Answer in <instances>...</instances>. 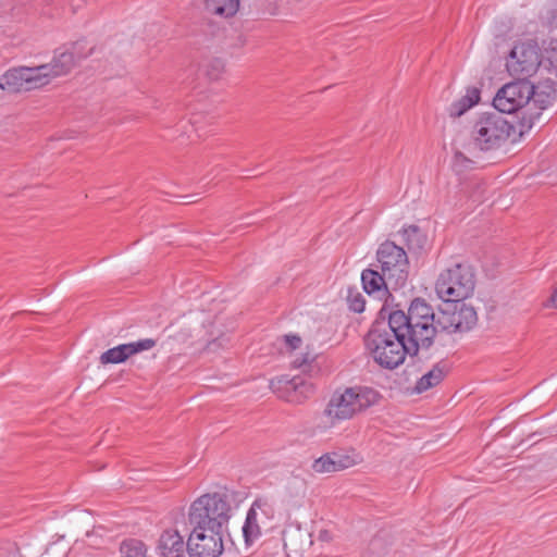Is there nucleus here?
Wrapping results in <instances>:
<instances>
[{
  "label": "nucleus",
  "instance_id": "obj_1",
  "mask_svg": "<svg viewBox=\"0 0 557 557\" xmlns=\"http://www.w3.org/2000/svg\"><path fill=\"white\" fill-rule=\"evenodd\" d=\"M536 121H540V112H530L529 109L517 121H509L499 112H483L473 122L470 138L480 151L496 150L507 141H518Z\"/></svg>",
  "mask_w": 557,
  "mask_h": 557
},
{
  "label": "nucleus",
  "instance_id": "obj_2",
  "mask_svg": "<svg viewBox=\"0 0 557 557\" xmlns=\"http://www.w3.org/2000/svg\"><path fill=\"white\" fill-rule=\"evenodd\" d=\"M385 315L387 326L404 333L413 354L428 351L438 335L437 313L421 297L412 299L407 311L386 310Z\"/></svg>",
  "mask_w": 557,
  "mask_h": 557
},
{
  "label": "nucleus",
  "instance_id": "obj_3",
  "mask_svg": "<svg viewBox=\"0 0 557 557\" xmlns=\"http://www.w3.org/2000/svg\"><path fill=\"white\" fill-rule=\"evenodd\" d=\"M386 308L382 307L379 318L373 322L366 336V345L370 350L373 360L384 369L393 370L403 364L406 355L421 360L420 354H413L409 347V341L404 333L388 327L386 320Z\"/></svg>",
  "mask_w": 557,
  "mask_h": 557
},
{
  "label": "nucleus",
  "instance_id": "obj_4",
  "mask_svg": "<svg viewBox=\"0 0 557 557\" xmlns=\"http://www.w3.org/2000/svg\"><path fill=\"white\" fill-rule=\"evenodd\" d=\"M382 395L369 386L347 387L343 393L335 392L331 397L325 414L333 420H348L355 414L377 405Z\"/></svg>",
  "mask_w": 557,
  "mask_h": 557
},
{
  "label": "nucleus",
  "instance_id": "obj_5",
  "mask_svg": "<svg viewBox=\"0 0 557 557\" xmlns=\"http://www.w3.org/2000/svg\"><path fill=\"white\" fill-rule=\"evenodd\" d=\"M231 518V505L226 495L219 493L205 494L197 498L190 506V524L205 525L226 530Z\"/></svg>",
  "mask_w": 557,
  "mask_h": 557
},
{
  "label": "nucleus",
  "instance_id": "obj_6",
  "mask_svg": "<svg viewBox=\"0 0 557 557\" xmlns=\"http://www.w3.org/2000/svg\"><path fill=\"white\" fill-rule=\"evenodd\" d=\"M474 287V271L465 263H456L443 271L435 284L436 293L443 300H465L473 294Z\"/></svg>",
  "mask_w": 557,
  "mask_h": 557
},
{
  "label": "nucleus",
  "instance_id": "obj_7",
  "mask_svg": "<svg viewBox=\"0 0 557 557\" xmlns=\"http://www.w3.org/2000/svg\"><path fill=\"white\" fill-rule=\"evenodd\" d=\"M376 259L392 289L406 285L409 276V260L403 247L385 240L376 251Z\"/></svg>",
  "mask_w": 557,
  "mask_h": 557
},
{
  "label": "nucleus",
  "instance_id": "obj_8",
  "mask_svg": "<svg viewBox=\"0 0 557 557\" xmlns=\"http://www.w3.org/2000/svg\"><path fill=\"white\" fill-rule=\"evenodd\" d=\"M444 306L437 312L438 333H465L478 323V314L472 306L463 300H443Z\"/></svg>",
  "mask_w": 557,
  "mask_h": 557
},
{
  "label": "nucleus",
  "instance_id": "obj_9",
  "mask_svg": "<svg viewBox=\"0 0 557 557\" xmlns=\"http://www.w3.org/2000/svg\"><path fill=\"white\" fill-rule=\"evenodd\" d=\"M82 52V42L76 41L57 48L49 63L37 65L38 74L41 76L42 87L48 85L52 79L67 75L77 65V63L90 54Z\"/></svg>",
  "mask_w": 557,
  "mask_h": 557
},
{
  "label": "nucleus",
  "instance_id": "obj_10",
  "mask_svg": "<svg viewBox=\"0 0 557 557\" xmlns=\"http://www.w3.org/2000/svg\"><path fill=\"white\" fill-rule=\"evenodd\" d=\"M532 97V83L528 79L506 84L493 99V106L497 112L511 114L518 112L517 119L522 116L523 111H532L530 98Z\"/></svg>",
  "mask_w": 557,
  "mask_h": 557
},
{
  "label": "nucleus",
  "instance_id": "obj_11",
  "mask_svg": "<svg viewBox=\"0 0 557 557\" xmlns=\"http://www.w3.org/2000/svg\"><path fill=\"white\" fill-rule=\"evenodd\" d=\"M509 74L517 79H527L537 70H542L541 50L534 40L518 42L511 49L506 61Z\"/></svg>",
  "mask_w": 557,
  "mask_h": 557
},
{
  "label": "nucleus",
  "instance_id": "obj_12",
  "mask_svg": "<svg viewBox=\"0 0 557 557\" xmlns=\"http://www.w3.org/2000/svg\"><path fill=\"white\" fill-rule=\"evenodd\" d=\"M191 525L193 531L186 543L189 557H219L224 549L223 536L226 530Z\"/></svg>",
  "mask_w": 557,
  "mask_h": 557
},
{
  "label": "nucleus",
  "instance_id": "obj_13",
  "mask_svg": "<svg viewBox=\"0 0 557 557\" xmlns=\"http://www.w3.org/2000/svg\"><path fill=\"white\" fill-rule=\"evenodd\" d=\"M37 66H16L0 76V88L9 94L30 91L42 87Z\"/></svg>",
  "mask_w": 557,
  "mask_h": 557
},
{
  "label": "nucleus",
  "instance_id": "obj_14",
  "mask_svg": "<svg viewBox=\"0 0 557 557\" xmlns=\"http://www.w3.org/2000/svg\"><path fill=\"white\" fill-rule=\"evenodd\" d=\"M270 385L280 398L295 404L302 403L314 392L313 384L300 375H296L292 379L287 375H282L272 380Z\"/></svg>",
  "mask_w": 557,
  "mask_h": 557
},
{
  "label": "nucleus",
  "instance_id": "obj_15",
  "mask_svg": "<svg viewBox=\"0 0 557 557\" xmlns=\"http://www.w3.org/2000/svg\"><path fill=\"white\" fill-rule=\"evenodd\" d=\"M556 102L557 82L547 77L536 84L532 83V97L530 98V104L534 113L540 112L541 117L542 112L549 107H553Z\"/></svg>",
  "mask_w": 557,
  "mask_h": 557
},
{
  "label": "nucleus",
  "instance_id": "obj_16",
  "mask_svg": "<svg viewBox=\"0 0 557 557\" xmlns=\"http://www.w3.org/2000/svg\"><path fill=\"white\" fill-rule=\"evenodd\" d=\"M313 544L311 534L301 529L283 532V545L288 556H302Z\"/></svg>",
  "mask_w": 557,
  "mask_h": 557
},
{
  "label": "nucleus",
  "instance_id": "obj_17",
  "mask_svg": "<svg viewBox=\"0 0 557 557\" xmlns=\"http://www.w3.org/2000/svg\"><path fill=\"white\" fill-rule=\"evenodd\" d=\"M158 549L162 557H182L185 549L183 536L175 530H165L159 539Z\"/></svg>",
  "mask_w": 557,
  "mask_h": 557
},
{
  "label": "nucleus",
  "instance_id": "obj_18",
  "mask_svg": "<svg viewBox=\"0 0 557 557\" xmlns=\"http://www.w3.org/2000/svg\"><path fill=\"white\" fill-rule=\"evenodd\" d=\"M361 281L364 292L369 295L377 293L381 298L388 294L391 285L382 271L380 273L372 269H366L362 271Z\"/></svg>",
  "mask_w": 557,
  "mask_h": 557
},
{
  "label": "nucleus",
  "instance_id": "obj_19",
  "mask_svg": "<svg viewBox=\"0 0 557 557\" xmlns=\"http://www.w3.org/2000/svg\"><path fill=\"white\" fill-rule=\"evenodd\" d=\"M448 369L444 362L436 363L429 372L422 375L414 387L417 393H423L438 385L445 377Z\"/></svg>",
  "mask_w": 557,
  "mask_h": 557
},
{
  "label": "nucleus",
  "instance_id": "obj_20",
  "mask_svg": "<svg viewBox=\"0 0 557 557\" xmlns=\"http://www.w3.org/2000/svg\"><path fill=\"white\" fill-rule=\"evenodd\" d=\"M481 90L478 87L467 88V94L459 100L451 103L449 108V114L453 117H459L470 108L475 106L480 101Z\"/></svg>",
  "mask_w": 557,
  "mask_h": 557
},
{
  "label": "nucleus",
  "instance_id": "obj_21",
  "mask_svg": "<svg viewBox=\"0 0 557 557\" xmlns=\"http://www.w3.org/2000/svg\"><path fill=\"white\" fill-rule=\"evenodd\" d=\"M403 238L409 251H421L426 244V235L417 225L404 227Z\"/></svg>",
  "mask_w": 557,
  "mask_h": 557
},
{
  "label": "nucleus",
  "instance_id": "obj_22",
  "mask_svg": "<svg viewBox=\"0 0 557 557\" xmlns=\"http://www.w3.org/2000/svg\"><path fill=\"white\" fill-rule=\"evenodd\" d=\"M206 10L215 15L233 16L238 8L239 0H203Z\"/></svg>",
  "mask_w": 557,
  "mask_h": 557
},
{
  "label": "nucleus",
  "instance_id": "obj_23",
  "mask_svg": "<svg viewBox=\"0 0 557 557\" xmlns=\"http://www.w3.org/2000/svg\"><path fill=\"white\" fill-rule=\"evenodd\" d=\"M258 505H259L258 500H256L252 504L251 508L247 512L246 521L243 527V533H244V537H245V541L247 544L255 541L261 534L260 527L258 525V522H257V512L255 509V507Z\"/></svg>",
  "mask_w": 557,
  "mask_h": 557
},
{
  "label": "nucleus",
  "instance_id": "obj_24",
  "mask_svg": "<svg viewBox=\"0 0 557 557\" xmlns=\"http://www.w3.org/2000/svg\"><path fill=\"white\" fill-rule=\"evenodd\" d=\"M121 557H149L146 545L136 539L125 540L120 545Z\"/></svg>",
  "mask_w": 557,
  "mask_h": 557
},
{
  "label": "nucleus",
  "instance_id": "obj_25",
  "mask_svg": "<svg viewBox=\"0 0 557 557\" xmlns=\"http://www.w3.org/2000/svg\"><path fill=\"white\" fill-rule=\"evenodd\" d=\"M542 60V71L557 77V39L549 42L548 48L545 49V57Z\"/></svg>",
  "mask_w": 557,
  "mask_h": 557
},
{
  "label": "nucleus",
  "instance_id": "obj_26",
  "mask_svg": "<svg viewBox=\"0 0 557 557\" xmlns=\"http://www.w3.org/2000/svg\"><path fill=\"white\" fill-rule=\"evenodd\" d=\"M129 358L125 344H121L116 347L110 348L102 352L100 356V362L102 364L109 363H121Z\"/></svg>",
  "mask_w": 557,
  "mask_h": 557
},
{
  "label": "nucleus",
  "instance_id": "obj_27",
  "mask_svg": "<svg viewBox=\"0 0 557 557\" xmlns=\"http://www.w3.org/2000/svg\"><path fill=\"white\" fill-rule=\"evenodd\" d=\"M330 456L332 458L335 472L343 471L345 469L354 467L357 463L355 457L348 454L332 451L330 453Z\"/></svg>",
  "mask_w": 557,
  "mask_h": 557
},
{
  "label": "nucleus",
  "instance_id": "obj_28",
  "mask_svg": "<svg viewBox=\"0 0 557 557\" xmlns=\"http://www.w3.org/2000/svg\"><path fill=\"white\" fill-rule=\"evenodd\" d=\"M474 168V161L468 158L463 152L456 151L453 158V170L457 174H462Z\"/></svg>",
  "mask_w": 557,
  "mask_h": 557
},
{
  "label": "nucleus",
  "instance_id": "obj_29",
  "mask_svg": "<svg viewBox=\"0 0 557 557\" xmlns=\"http://www.w3.org/2000/svg\"><path fill=\"white\" fill-rule=\"evenodd\" d=\"M206 76L211 79H218L224 71V63L219 58H213L202 65Z\"/></svg>",
  "mask_w": 557,
  "mask_h": 557
},
{
  "label": "nucleus",
  "instance_id": "obj_30",
  "mask_svg": "<svg viewBox=\"0 0 557 557\" xmlns=\"http://www.w3.org/2000/svg\"><path fill=\"white\" fill-rule=\"evenodd\" d=\"M128 356L136 355L144 350H149L156 346V341L152 338L139 339L137 342L125 344Z\"/></svg>",
  "mask_w": 557,
  "mask_h": 557
},
{
  "label": "nucleus",
  "instance_id": "obj_31",
  "mask_svg": "<svg viewBox=\"0 0 557 557\" xmlns=\"http://www.w3.org/2000/svg\"><path fill=\"white\" fill-rule=\"evenodd\" d=\"M312 469L317 473L335 472L330 453L324 454L320 458L315 459L312 463Z\"/></svg>",
  "mask_w": 557,
  "mask_h": 557
},
{
  "label": "nucleus",
  "instance_id": "obj_32",
  "mask_svg": "<svg viewBox=\"0 0 557 557\" xmlns=\"http://www.w3.org/2000/svg\"><path fill=\"white\" fill-rule=\"evenodd\" d=\"M349 309L354 312L361 313L364 310V298L360 293H349L347 297Z\"/></svg>",
  "mask_w": 557,
  "mask_h": 557
},
{
  "label": "nucleus",
  "instance_id": "obj_33",
  "mask_svg": "<svg viewBox=\"0 0 557 557\" xmlns=\"http://www.w3.org/2000/svg\"><path fill=\"white\" fill-rule=\"evenodd\" d=\"M546 23L550 28H557V0H553L546 12Z\"/></svg>",
  "mask_w": 557,
  "mask_h": 557
},
{
  "label": "nucleus",
  "instance_id": "obj_34",
  "mask_svg": "<svg viewBox=\"0 0 557 557\" xmlns=\"http://www.w3.org/2000/svg\"><path fill=\"white\" fill-rule=\"evenodd\" d=\"M313 361V358H310V356L307 354V355H304L301 357H296L292 364L294 368H297V369H304L305 370V367H308L310 366V362Z\"/></svg>",
  "mask_w": 557,
  "mask_h": 557
},
{
  "label": "nucleus",
  "instance_id": "obj_35",
  "mask_svg": "<svg viewBox=\"0 0 557 557\" xmlns=\"http://www.w3.org/2000/svg\"><path fill=\"white\" fill-rule=\"evenodd\" d=\"M284 341L290 349H296L301 344V338L298 335H285Z\"/></svg>",
  "mask_w": 557,
  "mask_h": 557
},
{
  "label": "nucleus",
  "instance_id": "obj_36",
  "mask_svg": "<svg viewBox=\"0 0 557 557\" xmlns=\"http://www.w3.org/2000/svg\"><path fill=\"white\" fill-rule=\"evenodd\" d=\"M181 198L183 199V203H195L198 201V199H196V195H184L181 196Z\"/></svg>",
  "mask_w": 557,
  "mask_h": 557
}]
</instances>
